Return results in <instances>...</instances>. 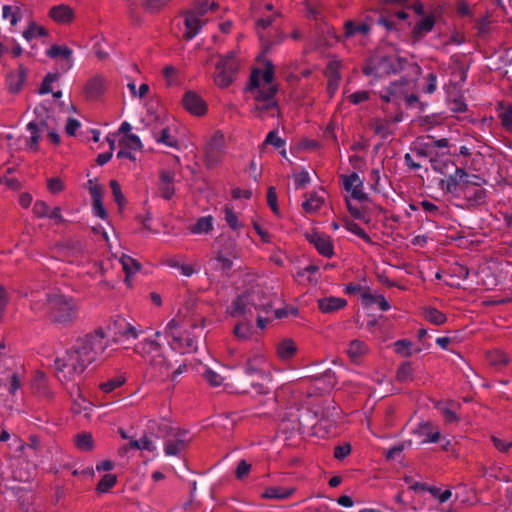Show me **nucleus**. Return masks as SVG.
Listing matches in <instances>:
<instances>
[{"label": "nucleus", "instance_id": "obj_1", "mask_svg": "<svg viewBox=\"0 0 512 512\" xmlns=\"http://www.w3.org/2000/svg\"><path fill=\"white\" fill-rule=\"evenodd\" d=\"M274 296L262 288H253L239 295L230 306V315L240 317L251 315L252 309L259 313L269 314L273 310Z\"/></svg>", "mask_w": 512, "mask_h": 512}, {"label": "nucleus", "instance_id": "obj_2", "mask_svg": "<svg viewBox=\"0 0 512 512\" xmlns=\"http://www.w3.org/2000/svg\"><path fill=\"white\" fill-rule=\"evenodd\" d=\"M79 308L76 300L63 294H50L47 297L48 319L62 327H70L77 320Z\"/></svg>", "mask_w": 512, "mask_h": 512}, {"label": "nucleus", "instance_id": "obj_3", "mask_svg": "<svg viewBox=\"0 0 512 512\" xmlns=\"http://www.w3.org/2000/svg\"><path fill=\"white\" fill-rule=\"evenodd\" d=\"M135 352L146 361L154 377H168L170 375L172 365L166 360L157 341L145 339L136 346Z\"/></svg>", "mask_w": 512, "mask_h": 512}, {"label": "nucleus", "instance_id": "obj_4", "mask_svg": "<svg viewBox=\"0 0 512 512\" xmlns=\"http://www.w3.org/2000/svg\"><path fill=\"white\" fill-rule=\"evenodd\" d=\"M54 364L62 383L76 380L88 366L75 345L68 349L62 357H57Z\"/></svg>", "mask_w": 512, "mask_h": 512}, {"label": "nucleus", "instance_id": "obj_5", "mask_svg": "<svg viewBox=\"0 0 512 512\" xmlns=\"http://www.w3.org/2000/svg\"><path fill=\"white\" fill-rule=\"evenodd\" d=\"M105 338L106 333L103 327H98L93 332L77 338L74 345L88 365L104 353L107 348Z\"/></svg>", "mask_w": 512, "mask_h": 512}, {"label": "nucleus", "instance_id": "obj_6", "mask_svg": "<svg viewBox=\"0 0 512 512\" xmlns=\"http://www.w3.org/2000/svg\"><path fill=\"white\" fill-rule=\"evenodd\" d=\"M213 249L219 269L227 274L233 267V261L240 258L237 240L229 234L222 233L215 239Z\"/></svg>", "mask_w": 512, "mask_h": 512}, {"label": "nucleus", "instance_id": "obj_7", "mask_svg": "<svg viewBox=\"0 0 512 512\" xmlns=\"http://www.w3.org/2000/svg\"><path fill=\"white\" fill-rule=\"evenodd\" d=\"M107 331L112 335V341L118 342L121 339H137L140 330L123 316L116 315L111 318L107 325Z\"/></svg>", "mask_w": 512, "mask_h": 512}, {"label": "nucleus", "instance_id": "obj_8", "mask_svg": "<svg viewBox=\"0 0 512 512\" xmlns=\"http://www.w3.org/2000/svg\"><path fill=\"white\" fill-rule=\"evenodd\" d=\"M238 71V64L235 58L231 55L221 57L216 64V71L214 74V82L221 88H226L232 84L236 78Z\"/></svg>", "mask_w": 512, "mask_h": 512}, {"label": "nucleus", "instance_id": "obj_9", "mask_svg": "<svg viewBox=\"0 0 512 512\" xmlns=\"http://www.w3.org/2000/svg\"><path fill=\"white\" fill-rule=\"evenodd\" d=\"M260 68H254L250 74L249 82L245 88L247 92L253 94L257 102L275 100L274 97L278 91V85H270L267 88L260 86Z\"/></svg>", "mask_w": 512, "mask_h": 512}, {"label": "nucleus", "instance_id": "obj_10", "mask_svg": "<svg viewBox=\"0 0 512 512\" xmlns=\"http://www.w3.org/2000/svg\"><path fill=\"white\" fill-rule=\"evenodd\" d=\"M225 137L221 131H216L205 148V163L207 167H214L220 161L224 154Z\"/></svg>", "mask_w": 512, "mask_h": 512}, {"label": "nucleus", "instance_id": "obj_11", "mask_svg": "<svg viewBox=\"0 0 512 512\" xmlns=\"http://www.w3.org/2000/svg\"><path fill=\"white\" fill-rule=\"evenodd\" d=\"M375 61L378 78L399 73L408 62L406 58L388 55L377 57Z\"/></svg>", "mask_w": 512, "mask_h": 512}, {"label": "nucleus", "instance_id": "obj_12", "mask_svg": "<svg viewBox=\"0 0 512 512\" xmlns=\"http://www.w3.org/2000/svg\"><path fill=\"white\" fill-rule=\"evenodd\" d=\"M182 104L185 110L195 116H203L207 112L206 102L194 91H187L184 94Z\"/></svg>", "mask_w": 512, "mask_h": 512}, {"label": "nucleus", "instance_id": "obj_13", "mask_svg": "<svg viewBox=\"0 0 512 512\" xmlns=\"http://www.w3.org/2000/svg\"><path fill=\"white\" fill-rule=\"evenodd\" d=\"M305 236L309 243L313 244L322 256L327 258L333 256V244L328 236L319 232L307 233Z\"/></svg>", "mask_w": 512, "mask_h": 512}, {"label": "nucleus", "instance_id": "obj_14", "mask_svg": "<svg viewBox=\"0 0 512 512\" xmlns=\"http://www.w3.org/2000/svg\"><path fill=\"white\" fill-rule=\"evenodd\" d=\"M28 75V69L19 65L16 70L10 71L6 77L7 89L12 94H17L22 89Z\"/></svg>", "mask_w": 512, "mask_h": 512}, {"label": "nucleus", "instance_id": "obj_15", "mask_svg": "<svg viewBox=\"0 0 512 512\" xmlns=\"http://www.w3.org/2000/svg\"><path fill=\"white\" fill-rule=\"evenodd\" d=\"M461 197L464 198L469 208H476L486 203L487 191L480 187L478 183L475 186H470V188L465 189L464 192L461 193Z\"/></svg>", "mask_w": 512, "mask_h": 512}, {"label": "nucleus", "instance_id": "obj_16", "mask_svg": "<svg viewBox=\"0 0 512 512\" xmlns=\"http://www.w3.org/2000/svg\"><path fill=\"white\" fill-rule=\"evenodd\" d=\"M169 344L174 351L181 354L191 353L197 349L195 339L188 333L172 334V340Z\"/></svg>", "mask_w": 512, "mask_h": 512}, {"label": "nucleus", "instance_id": "obj_17", "mask_svg": "<svg viewBox=\"0 0 512 512\" xmlns=\"http://www.w3.org/2000/svg\"><path fill=\"white\" fill-rule=\"evenodd\" d=\"M106 79L102 75H95L90 78L83 89L87 100H96L104 93L106 89Z\"/></svg>", "mask_w": 512, "mask_h": 512}, {"label": "nucleus", "instance_id": "obj_18", "mask_svg": "<svg viewBox=\"0 0 512 512\" xmlns=\"http://www.w3.org/2000/svg\"><path fill=\"white\" fill-rule=\"evenodd\" d=\"M187 432L177 429L173 435L174 440H168L165 442L164 451L168 456L179 455L188 445L190 440L186 437Z\"/></svg>", "mask_w": 512, "mask_h": 512}, {"label": "nucleus", "instance_id": "obj_19", "mask_svg": "<svg viewBox=\"0 0 512 512\" xmlns=\"http://www.w3.org/2000/svg\"><path fill=\"white\" fill-rule=\"evenodd\" d=\"M184 26L183 38L191 40L198 34L203 26V22L195 13L187 11L184 14Z\"/></svg>", "mask_w": 512, "mask_h": 512}, {"label": "nucleus", "instance_id": "obj_20", "mask_svg": "<svg viewBox=\"0 0 512 512\" xmlns=\"http://www.w3.org/2000/svg\"><path fill=\"white\" fill-rule=\"evenodd\" d=\"M317 305L322 313L330 314L343 309L347 301L344 298L330 296L318 299Z\"/></svg>", "mask_w": 512, "mask_h": 512}, {"label": "nucleus", "instance_id": "obj_21", "mask_svg": "<svg viewBox=\"0 0 512 512\" xmlns=\"http://www.w3.org/2000/svg\"><path fill=\"white\" fill-rule=\"evenodd\" d=\"M461 178L454 169V174L449 175L446 179H442L439 182V187L442 191L452 194L454 197H461L462 188H460Z\"/></svg>", "mask_w": 512, "mask_h": 512}, {"label": "nucleus", "instance_id": "obj_22", "mask_svg": "<svg viewBox=\"0 0 512 512\" xmlns=\"http://www.w3.org/2000/svg\"><path fill=\"white\" fill-rule=\"evenodd\" d=\"M148 429L151 434L158 438H166L173 436L177 430H175L168 420L162 419L161 421L150 420L148 422Z\"/></svg>", "mask_w": 512, "mask_h": 512}, {"label": "nucleus", "instance_id": "obj_23", "mask_svg": "<svg viewBox=\"0 0 512 512\" xmlns=\"http://www.w3.org/2000/svg\"><path fill=\"white\" fill-rule=\"evenodd\" d=\"M436 19L434 15H427L420 21H418L413 30H412V38L413 41L421 40L427 33L431 32L435 26Z\"/></svg>", "mask_w": 512, "mask_h": 512}, {"label": "nucleus", "instance_id": "obj_24", "mask_svg": "<svg viewBox=\"0 0 512 512\" xmlns=\"http://www.w3.org/2000/svg\"><path fill=\"white\" fill-rule=\"evenodd\" d=\"M265 359L261 355H255L247 359L245 364V373L247 375H256L259 378H266L267 374L264 371Z\"/></svg>", "mask_w": 512, "mask_h": 512}, {"label": "nucleus", "instance_id": "obj_25", "mask_svg": "<svg viewBox=\"0 0 512 512\" xmlns=\"http://www.w3.org/2000/svg\"><path fill=\"white\" fill-rule=\"evenodd\" d=\"M370 31V26L366 23L356 24L352 20H348L344 23V34L342 36H336L338 41L342 39H348L356 34L366 35Z\"/></svg>", "mask_w": 512, "mask_h": 512}, {"label": "nucleus", "instance_id": "obj_26", "mask_svg": "<svg viewBox=\"0 0 512 512\" xmlns=\"http://www.w3.org/2000/svg\"><path fill=\"white\" fill-rule=\"evenodd\" d=\"M49 16L58 23H69L73 19V10L68 5L61 4L53 6Z\"/></svg>", "mask_w": 512, "mask_h": 512}, {"label": "nucleus", "instance_id": "obj_27", "mask_svg": "<svg viewBox=\"0 0 512 512\" xmlns=\"http://www.w3.org/2000/svg\"><path fill=\"white\" fill-rule=\"evenodd\" d=\"M295 492V488L293 487H281V486H272L268 487L263 493L262 498L265 499H287Z\"/></svg>", "mask_w": 512, "mask_h": 512}, {"label": "nucleus", "instance_id": "obj_28", "mask_svg": "<svg viewBox=\"0 0 512 512\" xmlns=\"http://www.w3.org/2000/svg\"><path fill=\"white\" fill-rule=\"evenodd\" d=\"M27 129L30 131L31 136L26 141V147L31 151H38L39 149V140L41 139L42 128L37 124V122L32 121L27 125Z\"/></svg>", "mask_w": 512, "mask_h": 512}, {"label": "nucleus", "instance_id": "obj_29", "mask_svg": "<svg viewBox=\"0 0 512 512\" xmlns=\"http://www.w3.org/2000/svg\"><path fill=\"white\" fill-rule=\"evenodd\" d=\"M411 86V82L406 78H401L398 81L391 83L388 87V91L392 94L394 99L404 98Z\"/></svg>", "mask_w": 512, "mask_h": 512}, {"label": "nucleus", "instance_id": "obj_30", "mask_svg": "<svg viewBox=\"0 0 512 512\" xmlns=\"http://www.w3.org/2000/svg\"><path fill=\"white\" fill-rule=\"evenodd\" d=\"M128 449L147 450L149 452H153L156 447L147 436H143L139 440H131L127 445L122 447L119 452L125 453Z\"/></svg>", "mask_w": 512, "mask_h": 512}, {"label": "nucleus", "instance_id": "obj_31", "mask_svg": "<svg viewBox=\"0 0 512 512\" xmlns=\"http://www.w3.org/2000/svg\"><path fill=\"white\" fill-rule=\"evenodd\" d=\"M123 270L126 273L125 282L130 285L129 278L141 269V264L132 257L123 254L120 258Z\"/></svg>", "mask_w": 512, "mask_h": 512}, {"label": "nucleus", "instance_id": "obj_32", "mask_svg": "<svg viewBox=\"0 0 512 512\" xmlns=\"http://www.w3.org/2000/svg\"><path fill=\"white\" fill-rule=\"evenodd\" d=\"M297 352V346L292 339H285L278 344L277 354L282 360L291 359Z\"/></svg>", "mask_w": 512, "mask_h": 512}, {"label": "nucleus", "instance_id": "obj_33", "mask_svg": "<svg viewBox=\"0 0 512 512\" xmlns=\"http://www.w3.org/2000/svg\"><path fill=\"white\" fill-rule=\"evenodd\" d=\"M72 50L68 46L52 45L47 51L46 55L52 59L64 58L68 61V67H71Z\"/></svg>", "mask_w": 512, "mask_h": 512}, {"label": "nucleus", "instance_id": "obj_34", "mask_svg": "<svg viewBox=\"0 0 512 512\" xmlns=\"http://www.w3.org/2000/svg\"><path fill=\"white\" fill-rule=\"evenodd\" d=\"M324 200L316 192L309 194V197L302 203V208L306 213L317 212L323 205Z\"/></svg>", "mask_w": 512, "mask_h": 512}, {"label": "nucleus", "instance_id": "obj_35", "mask_svg": "<svg viewBox=\"0 0 512 512\" xmlns=\"http://www.w3.org/2000/svg\"><path fill=\"white\" fill-rule=\"evenodd\" d=\"M213 229V218L212 216L200 217L189 230L193 234H207Z\"/></svg>", "mask_w": 512, "mask_h": 512}, {"label": "nucleus", "instance_id": "obj_36", "mask_svg": "<svg viewBox=\"0 0 512 512\" xmlns=\"http://www.w3.org/2000/svg\"><path fill=\"white\" fill-rule=\"evenodd\" d=\"M70 397L73 401V410L75 413H81L85 409L83 404L86 402L82 395L81 389L78 384H73L69 389Z\"/></svg>", "mask_w": 512, "mask_h": 512}, {"label": "nucleus", "instance_id": "obj_37", "mask_svg": "<svg viewBox=\"0 0 512 512\" xmlns=\"http://www.w3.org/2000/svg\"><path fill=\"white\" fill-rule=\"evenodd\" d=\"M424 317L430 323L437 326L443 325L447 321V317L443 312L431 306L424 309Z\"/></svg>", "mask_w": 512, "mask_h": 512}, {"label": "nucleus", "instance_id": "obj_38", "mask_svg": "<svg viewBox=\"0 0 512 512\" xmlns=\"http://www.w3.org/2000/svg\"><path fill=\"white\" fill-rule=\"evenodd\" d=\"M430 163L432 169L441 174H446L449 167H455L453 162L441 159V155L438 152L431 156Z\"/></svg>", "mask_w": 512, "mask_h": 512}, {"label": "nucleus", "instance_id": "obj_39", "mask_svg": "<svg viewBox=\"0 0 512 512\" xmlns=\"http://www.w3.org/2000/svg\"><path fill=\"white\" fill-rule=\"evenodd\" d=\"M366 352H367V345L363 341L355 339L350 342L349 348H348V355L353 360H356L357 358H359Z\"/></svg>", "mask_w": 512, "mask_h": 512}, {"label": "nucleus", "instance_id": "obj_40", "mask_svg": "<svg viewBox=\"0 0 512 512\" xmlns=\"http://www.w3.org/2000/svg\"><path fill=\"white\" fill-rule=\"evenodd\" d=\"M47 35V30L43 26L37 25L35 22H31L26 30L23 32V37L30 41L36 37H43Z\"/></svg>", "mask_w": 512, "mask_h": 512}, {"label": "nucleus", "instance_id": "obj_41", "mask_svg": "<svg viewBox=\"0 0 512 512\" xmlns=\"http://www.w3.org/2000/svg\"><path fill=\"white\" fill-rule=\"evenodd\" d=\"M396 378L399 382H407L413 379L411 362H403L397 369Z\"/></svg>", "mask_w": 512, "mask_h": 512}, {"label": "nucleus", "instance_id": "obj_42", "mask_svg": "<svg viewBox=\"0 0 512 512\" xmlns=\"http://www.w3.org/2000/svg\"><path fill=\"white\" fill-rule=\"evenodd\" d=\"M456 173L461 178V183L463 185H460V188H462V190L468 189V188H470V186H475L476 184L479 183L477 181H472L471 178H473L475 180L481 179L478 175H469L463 168H459V167H456ZM463 192L464 191H462V193Z\"/></svg>", "mask_w": 512, "mask_h": 512}, {"label": "nucleus", "instance_id": "obj_43", "mask_svg": "<svg viewBox=\"0 0 512 512\" xmlns=\"http://www.w3.org/2000/svg\"><path fill=\"white\" fill-rule=\"evenodd\" d=\"M117 477L114 474H105L97 484L96 491L99 493H106L115 486Z\"/></svg>", "mask_w": 512, "mask_h": 512}, {"label": "nucleus", "instance_id": "obj_44", "mask_svg": "<svg viewBox=\"0 0 512 512\" xmlns=\"http://www.w3.org/2000/svg\"><path fill=\"white\" fill-rule=\"evenodd\" d=\"M223 211L225 221L231 229L236 231L244 226L243 223L239 221L237 214L232 210V208L225 206Z\"/></svg>", "mask_w": 512, "mask_h": 512}, {"label": "nucleus", "instance_id": "obj_45", "mask_svg": "<svg viewBox=\"0 0 512 512\" xmlns=\"http://www.w3.org/2000/svg\"><path fill=\"white\" fill-rule=\"evenodd\" d=\"M233 333L237 338L241 340H247L252 335V325L250 322L238 323L234 327Z\"/></svg>", "mask_w": 512, "mask_h": 512}, {"label": "nucleus", "instance_id": "obj_46", "mask_svg": "<svg viewBox=\"0 0 512 512\" xmlns=\"http://www.w3.org/2000/svg\"><path fill=\"white\" fill-rule=\"evenodd\" d=\"M76 446L82 451L93 449V437L90 433H81L76 436Z\"/></svg>", "mask_w": 512, "mask_h": 512}, {"label": "nucleus", "instance_id": "obj_47", "mask_svg": "<svg viewBox=\"0 0 512 512\" xmlns=\"http://www.w3.org/2000/svg\"><path fill=\"white\" fill-rule=\"evenodd\" d=\"M345 227L348 231L354 233L355 235L363 239L366 243L373 244L371 237L357 223L347 220L345 223Z\"/></svg>", "mask_w": 512, "mask_h": 512}, {"label": "nucleus", "instance_id": "obj_48", "mask_svg": "<svg viewBox=\"0 0 512 512\" xmlns=\"http://www.w3.org/2000/svg\"><path fill=\"white\" fill-rule=\"evenodd\" d=\"M488 359L492 365L505 366L509 363L508 355L501 350H493L488 354Z\"/></svg>", "mask_w": 512, "mask_h": 512}, {"label": "nucleus", "instance_id": "obj_49", "mask_svg": "<svg viewBox=\"0 0 512 512\" xmlns=\"http://www.w3.org/2000/svg\"><path fill=\"white\" fill-rule=\"evenodd\" d=\"M109 185L112 190V195L115 202L117 203L119 209H122L126 205V199L121 191L120 184L117 180H111Z\"/></svg>", "mask_w": 512, "mask_h": 512}, {"label": "nucleus", "instance_id": "obj_50", "mask_svg": "<svg viewBox=\"0 0 512 512\" xmlns=\"http://www.w3.org/2000/svg\"><path fill=\"white\" fill-rule=\"evenodd\" d=\"M342 184L346 191H350L354 185L363 186V180L359 177L356 172H352L350 175H342Z\"/></svg>", "mask_w": 512, "mask_h": 512}, {"label": "nucleus", "instance_id": "obj_51", "mask_svg": "<svg viewBox=\"0 0 512 512\" xmlns=\"http://www.w3.org/2000/svg\"><path fill=\"white\" fill-rule=\"evenodd\" d=\"M498 118L501 121L502 127L507 132H512V105H509L505 109L499 112Z\"/></svg>", "mask_w": 512, "mask_h": 512}, {"label": "nucleus", "instance_id": "obj_52", "mask_svg": "<svg viewBox=\"0 0 512 512\" xmlns=\"http://www.w3.org/2000/svg\"><path fill=\"white\" fill-rule=\"evenodd\" d=\"M125 383V378L123 376H117L115 378L109 379L106 382H103L99 385L100 389L105 393H110L116 388L122 386Z\"/></svg>", "mask_w": 512, "mask_h": 512}, {"label": "nucleus", "instance_id": "obj_53", "mask_svg": "<svg viewBox=\"0 0 512 512\" xmlns=\"http://www.w3.org/2000/svg\"><path fill=\"white\" fill-rule=\"evenodd\" d=\"M362 297L363 299L368 300L370 303H377L382 311H387L390 309V304L383 295H373L369 292H366L362 295Z\"/></svg>", "mask_w": 512, "mask_h": 512}, {"label": "nucleus", "instance_id": "obj_54", "mask_svg": "<svg viewBox=\"0 0 512 512\" xmlns=\"http://www.w3.org/2000/svg\"><path fill=\"white\" fill-rule=\"evenodd\" d=\"M155 139L158 143L165 144L169 147L176 148L178 146V142L175 138H173L170 134V130L168 127H165L161 130L159 136H155Z\"/></svg>", "mask_w": 512, "mask_h": 512}, {"label": "nucleus", "instance_id": "obj_55", "mask_svg": "<svg viewBox=\"0 0 512 512\" xmlns=\"http://www.w3.org/2000/svg\"><path fill=\"white\" fill-rule=\"evenodd\" d=\"M120 145H123L133 150L142 149V143L140 141V138L135 134H127L120 140Z\"/></svg>", "mask_w": 512, "mask_h": 512}, {"label": "nucleus", "instance_id": "obj_56", "mask_svg": "<svg viewBox=\"0 0 512 512\" xmlns=\"http://www.w3.org/2000/svg\"><path fill=\"white\" fill-rule=\"evenodd\" d=\"M203 378L212 386L218 387L223 383L224 378L210 368H205Z\"/></svg>", "mask_w": 512, "mask_h": 512}, {"label": "nucleus", "instance_id": "obj_57", "mask_svg": "<svg viewBox=\"0 0 512 512\" xmlns=\"http://www.w3.org/2000/svg\"><path fill=\"white\" fill-rule=\"evenodd\" d=\"M412 342L407 339L397 340L394 343V351L404 357H408L412 354L411 352Z\"/></svg>", "mask_w": 512, "mask_h": 512}, {"label": "nucleus", "instance_id": "obj_58", "mask_svg": "<svg viewBox=\"0 0 512 512\" xmlns=\"http://www.w3.org/2000/svg\"><path fill=\"white\" fill-rule=\"evenodd\" d=\"M264 64H265V70L264 71L261 70L260 79L262 78L264 83L268 84V86L274 85L272 83L274 80V75H275L274 65L270 60H265Z\"/></svg>", "mask_w": 512, "mask_h": 512}, {"label": "nucleus", "instance_id": "obj_59", "mask_svg": "<svg viewBox=\"0 0 512 512\" xmlns=\"http://www.w3.org/2000/svg\"><path fill=\"white\" fill-rule=\"evenodd\" d=\"M419 157L433 156V151L430 142H421L418 138L417 145L412 149Z\"/></svg>", "mask_w": 512, "mask_h": 512}, {"label": "nucleus", "instance_id": "obj_60", "mask_svg": "<svg viewBox=\"0 0 512 512\" xmlns=\"http://www.w3.org/2000/svg\"><path fill=\"white\" fill-rule=\"evenodd\" d=\"M170 0H144L143 6L150 13H157L164 8Z\"/></svg>", "mask_w": 512, "mask_h": 512}, {"label": "nucleus", "instance_id": "obj_61", "mask_svg": "<svg viewBox=\"0 0 512 512\" xmlns=\"http://www.w3.org/2000/svg\"><path fill=\"white\" fill-rule=\"evenodd\" d=\"M271 109H278V102L276 100L264 101L262 104H257L252 111L259 117H263V114Z\"/></svg>", "mask_w": 512, "mask_h": 512}, {"label": "nucleus", "instance_id": "obj_62", "mask_svg": "<svg viewBox=\"0 0 512 512\" xmlns=\"http://www.w3.org/2000/svg\"><path fill=\"white\" fill-rule=\"evenodd\" d=\"M265 145H272L276 149H279L285 145V141L282 138L278 137L277 132L273 130L267 134L263 142V146Z\"/></svg>", "mask_w": 512, "mask_h": 512}, {"label": "nucleus", "instance_id": "obj_63", "mask_svg": "<svg viewBox=\"0 0 512 512\" xmlns=\"http://www.w3.org/2000/svg\"><path fill=\"white\" fill-rule=\"evenodd\" d=\"M491 441L495 449L501 453H507L512 448V441H506L495 435L491 436Z\"/></svg>", "mask_w": 512, "mask_h": 512}, {"label": "nucleus", "instance_id": "obj_64", "mask_svg": "<svg viewBox=\"0 0 512 512\" xmlns=\"http://www.w3.org/2000/svg\"><path fill=\"white\" fill-rule=\"evenodd\" d=\"M49 210V205L42 200H37L33 205V213L38 218L47 217V215H49Z\"/></svg>", "mask_w": 512, "mask_h": 512}]
</instances>
